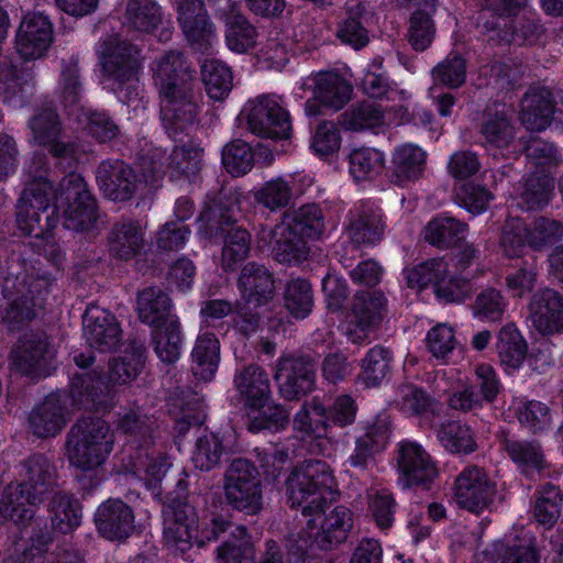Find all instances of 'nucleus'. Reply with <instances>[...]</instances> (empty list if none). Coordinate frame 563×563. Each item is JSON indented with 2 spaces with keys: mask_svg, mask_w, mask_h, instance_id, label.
Listing matches in <instances>:
<instances>
[{
  "mask_svg": "<svg viewBox=\"0 0 563 563\" xmlns=\"http://www.w3.org/2000/svg\"><path fill=\"white\" fill-rule=\"evenodd\" d=\"M349 161L350 173L356 180L368 179L377 175L384 166L383 153L369 147L353 150L350 153Z\"/></svg>",
  "mask_w": 563,
  "mask_h": 563,
  "instance_id": "obj_62",
  "label": "nucleus"
},
{
  "mask_svg": "<svg viewBox=\"0 0 563 563\" xmlns=\"http://www.w3.org/2000/svg\"><path fill=\"white\" fill-rule=\"evenodd\" d=\"M98 52L103 58V71L108 80L119 87L137 80L142 65L141 51L137 46L111 36L100 43Z\"/></svg>",
  "mask_w": 563,
  "mask_h": 563,
  "instance_id": "obj_14",
  "label": "nucleus"
},
{
  "mask_svg": "<svg viewBox=\"0 0 563 563\" xmlns=\"http://www.w3.org/2000/svg\"><path fill=\"white\" fill-rule=\"evenodd\" d=\"M437 438L442 446L455 454H470L477 449L473 431L460 421L441 423L437 429Z\"/></svg>",
  "mask_w": 563,
  "mask_h": 563,
  "instance_id": "obj_48",
  "label": "nucleus"
},
{
  "mask_svg": "<svg viewBox=\"0 0 563 563\" xmlns=\"http://www.w3.org/2000/svg\"><path fill=\"white\" fill-rule=\"evenodd\" d=\"M96 180L103 196L114 202L131 200L141 186L134 169L120 159L102 161L97 167Z\"/></svg>",
  "mask_w": 563,
  "mask_h": 563,
  "instance_id": "obj_16",
  "label": "nucleus"
},
{
  "mask_svg": "<svg viewBox=\"0 0 563 563\" xmlns=\"http://www.w3.org/2000/svg\"><path fill=\"white\" fill-rule=\"evenodd\" d=\"M222 164L234 177L247 174L254 164L252 147L241 140L227 144L222 151Z\"/></svg>",
  "mask_w": 563,
  "mask_h": 563,
  "instance_id": "obj_63",
  "label": "nucleus"
},
{
  "mask_svg": "<svg viewBox=\"0 0 563 563\" xmlns=\"http://www.w3.org/2000/svg\"><path fill=\"white\" fill-rule=\"evenodd\" d=\"M178 24L196 49L206 52L216 37L214 24L211 22L202 0H174Z\"/></svg>",
  "mask_w": 563,
  "mask_h": 563,
  "instance_id": "obj_18",
  "label": "nucleus"
},
{
  "mask_svg": "<svg viewBox=\"0 0 563 563\" xmlns=\"http://www.w3.org/2000/svg\"><path fill=\"white\" fill-rule=\"evenodd\" d=\"M113 448V432L100 418H84L70 428L66 451L69 463L80 470H93L104 463Z\"/></svg>",
  "mask_w": 563,
  "mask_h": 563,
  "instance_id": "obj_8",
  "label": "nucleus"
},
{
  "mask_svg": "<svg viewBox=\"0 0 563 563\" xmlns=\"http://www.w3.org/2000/svg\"><path fill=\"white\" fill-rule=\"evenodd\" d=\"M313 84V97L323 106L340 110L351 99L352 86L336 73H319L314 76Z\"/></svg>",
  "mask_w": 563,
  "mask_h": 563,
  "instance_id": "obj_35",
  "label": "nucleus"
},
{
  "mask_svg": "<svg viewBox=\"0 0 563 563\" xmlns=\"http://www.w3.org/2000/svg\"><path fill=\"white\" fill-rule=\"evenodd\" d=\"M501 449L523 472L541 471L547 467L542 448L536 441L505 437L501 440Z\"/></svg>",
  "mask_w": 563,
  "mask_h": 563,
  "instance_id": "obj_46",
  "label": "nucleus"
},
{
  "mask_svg": "<svg viewBox=\"0 0 563 563\" xmlns=\"http://www.w3.org/2000/svg\"><path fill=\"white\" fill-rule=\"evenodd\" d=\"M152 342L157 357L167 364L175 363L181 354L183 334L180 323L176 319L165 321L163 325L154 327Z\"/></svg>",
  "mask_w": 563,
  "mask_h": 563,
  "instance_id": "obj_42",
  "label": "nucleus"
},
{
  "mask_svg": "<svg viewBox=\"0 0 563 563\" xmlns=\"http://www.w3.org/2000/svg\"><path fill=\"white\" fill-rule=\"evenodd\" d=\"M225 23V40L231 51L244 53L255 45L257 32L245 16L232 12L227 16Z\"/></svg>",
  "mask_w": 563,
  "mask_h": 563,
  "instance_id": "obj_55",
  "label": "nucleus"
},
{
  "mask_svg": "<svg viewBox=\"0 0 563 563\" xmlns=\"http://www.w3.org/2000/svg\"><path fill=\"white\" fill-rule=\"evenodd\" d=\"M239 119L245 121L247 129L261 137L288 139L291 134L290 115L275 96H260L250 100Z\"/></svg>",
  "mask_w": 563,
  "mask_h": 563,
  "instance_id": "obj_12",
  "label": "nucleus"
},
{
  "mask_svg": "<svg viewBox=\"0 0 563 563\" xmlns=\"http://www.w3.org/2000/svg\"><path fill=\"white\" fill-rule=\"evenodd\" d=\"M155 419L143 412L141 407L133 406L119 413L117 431L129 437L131 443L146 446L152 443Z\"/></svg>",
  "mask_w": 563,
  "mask_h": 563,
  "instance_id": "obj_38",
  "label": "nucleus"
},
{
  "mask_svg": "<svg viewBox=\"0 0 563 563\" xmlns=\"http://www.w3.org/2000/svg\"><path fill=\"white\" fill-rule=\"evenodd\" d=\"M54 41V29L43 13L27 14L20 23L15 35L16 53L24 59L43 57Z\"/></svg>",
  "mask_w": 563,
  "mask_h": 563,
  "instance_id": "obj_20",
  "label": "nucleus"
},
{
  "mask_svg": "<svg viewBox=\"0 0 563 563\" xmlns=\"http://www.w3.org/2000/svg\"><path fill=\"white\" fill-rule=\"evenodd\" d=\"M329 428L328 408L317 398L305 402L295 415L294 429L301 434L302 439L325 438Z\"/></svg>",
  "mask_w": 563,
  "mask_h": 563,
  "instance_id": "obj_37",
  "label": "nucleus"
},
{
  "mask_svg": "<svg viewBox=\"0 0 563 563\" xmlns=\"http://www.w3.org/2000/svg\"><path fill=\"white\" fill-rule=\"evenodd\" d=\"M393 163L398 181L417 179L426 165V153L417 145L405 144L396 148Z\"/></svg>",
  "mask_w": 563,
  "mask_h": 563,
  "instance_id": "obj_52",
  "label": "nucleus"
},
{
  "mask_svg": "<svg viewBox=\"0 0 563 563\" xmlns=\"http://www.w3.org/2000/svg\"><path fill=\"white\" fill-rule=\"evenodd\" d=\"M533 325L543 334L558 332L563 327V302L560 295L544 288L532 296L529 305Z\"/></svg>",
  "mask_w": 563,
  "mask_h": 563,
  "instance_id": "obj_29",
  "label": "nucleus"
},
{
  "mask_svg": "<svg viewBox=\"0 0 563 563\" xmlns=\"http://www.w3.org/2000/svg\"><path fill=\"white\" fill-rule=\"evenodd\" d=\"M95 522L99 533L109 540L126 539L135 529L132 508L118 498H109L97 508Z\"/></svg>",
  "mask_w": 563,
  "mask_h": 563,
  "instance_id": "obj_25",
  "label": "nucleus"
},
{
  "mask_svg": "<svg viewBox=\"0 0 563 563\" xmlns=\"http://www.w3.org/2000/svg\"><path fill=\"white\" fill-rule=\"evenodd\" d=\"M60 198V185L54 189L51 180H30L18 201L16 222L20 230L27 235L40 236L45 230L49 229L51 205L53 200Z\"/></svg>",
  "mask_w": 563,
  "mask_h": 563,
  "instance_id": "obj_11",
  "label": "nucleus"
},
{
  "mask_svg": "<svg viewBox=\"0 0 563 563\" xmlns=\"http://www.w3.org/2000/svg\"><path fill=\"white\" fill-rule=\"evenodd\" d=\"M386 224L383 214L372 208L355 210L347 227L350 240L356 245H375L383 240Z\"/></svg>",
  "mask_w": 563,
  "mask_h": 563,
  "instance_id": "obj_34",
  "label": "nucleus"
},
{
  "mask_svg": "<svg viewBox=\"0 0 563 563\" xmlns=\"http://www.w3.org/2000/svg\"><path fill=\"white\" fill-rule=\"evenodd\" d=\"M172 308L169 296L159 287L151 286L139 291L136 311L142 322L158 327L167 320Z\"/></svg>",
  "mask_w": 563,
  "mask_h": 563,
  "instance_id": "obj_36",
  "label": "nucleus"
},
{
  "mask_svg": "<svg viewBox=\"0 0 563 563\" xmlns=\"http://www.w3.org/2000/svg\"><path fill=\"white\" fill-rule=\"evenodd\" d=\"M563 494L561 489L551 484L542 487L533 506V518L545 527H553L562 512Z\"/></svg>",
  "mask_w": 563,
  "mask_h": 563,
  "instance_id": "obj_53",
  "label": "nucleus"
},
{
  "mask_svg": "<svg viewBox=\"0 0 563 563\" xmlns=\"http://www.w3.org/2000/svg\"><path fill=\"white\" fill-rule=\"evenodd\" d=\"M145 346L131 341L122 355L109 365V382L96 371L74 376L70 383L71 406L87 410L107 409L113 406V386L125 385L136 378L145 361Z\"/></svg>",
  "mask_w": 563,
  "mask_h": 563,
  "instance_id": "obj_2",
  "label": "nucleus"
},
{
  "mask_svg": "<svg viewBox=\"0 0 563 563\" xmlns=\"http://www.w3.org/2000/svg\"><path fill=\"white\" fill-rule=\"evenodd\" d=\"M543 33L542 25L532 18L523 16L519 21L511 22L507 27H500L495 32L488 33V41H495L504 44L533 45Z\"/></svg>",
  "mask_w": 563,
  "mask_h": 563,
  "instance_id": "obj_44",
  "label": "nucleus"
},
{
  "mask_svg": "<svg viewBox=\"0 0 563 563\" xmlns=\"http://www.w3.org/2000/svg\"><path fill=\"white\" fill-rule=\"evenodd\" d=\"M467 225L453 217H437L424 229V239L430 244L448 249L462 241Z\"/></svg>",
  "mask_w": 563,
  "mask_h": 563,
  "instance_id": "obj_45",
  "label": "nucleus"
},
{
  "mask_svg": "<svg viewBox=\"0 0 563 563\" xmlns=\"http://www.w3.org/2000/svg\"><path fill=\"white\" fill-rule=\"evenodd\" d=\"M529 228L519 218H509L501 227L499 246L508 258L520 257L528 246Z\"/></svg>",
  "mask_w": 563,
  "mask_h": 563,
  "instance_id": "obj_56",
  "label": "nucleus"
},
{
  "mask_svg": "<svg viewBox=\"0 0 563 563\" xmlns=\"http://www.w3.org/2000/svg\"><path fill=\"white\" fill-rule=\"evenodd\" d=\"M67 398L70 394L54 393L35 406L29 415V426L37 438L56 437L66 427L68 421Z\"/></svg>",
  "mask_w": 563,
  "mask_h": 563,
  "instance_id": "obj_22",
  "label": "nucleus"
},
{
  "mask_svg": "<svg viewBox=\"0 0 563 563\" xmlns=\"http://www.w3.org/2000/svg\"><path fill=\"white\" fill-rule=\"evenodd\" d=\"M84 335L89 346L107 352L117 347L122 330L112 313L91 305L84 314Z\"/></svg>",
  "mask_w": 563,
  "mask_h": 563,
  "instance_id": "obj_24",
  "label": "nucleus"
},
{
  "mask_svg": "<svg viewBox=\"0 0 563 563\" xmlns=\"http://www.w3.org/2000/svg\"><path fill=\"white\" fill-rule=\"evenodd\" d=\"M49 287V279L25 262L11 260L8 276L0 285V294L7 300L0 314L9 331H20L43 314Z\"/></svg>",
  "mask_w": 563,
  "mask_h": 563,
  "instance_id": "obj_3",
  "label": "nucleus"
},
{
  "mask_svg": "<svg viewBox=\"0 0 563 563\" xmlns=\"http://www.w3.org/2000/svg\"><path fill=\"white\" fill-rule=\"evenodd\" d=\"M234 386L251 408L264 407L271 398L268 374L257 364L238 369L234 375Z\"/></svg>",
  "mask_w": 563,
  "mask_h": 563,
  "instance_id": "obj_31",
  "label": "nucleus"
},
{
  "mask_svg": "<svg viewBox=\"0 0 563 563\" xmlns=\"http://www.w3.org/2000/svg\"><path fill=\"white\" fill-rule=\"evenodd\" d=\"M306 528L288 538L289 550L296 555L313 554L316 550H329L343 542L352 529V512L344 506H338L328 515L324 507L313 512Z\"/></svg>",
  "mask_w": 563,
  "mask_h": 563,
  "instance_id": "obj_7",
  "label": "nucleus"
},
{
  "mask_svg": "<svg viewBox=\"0 0 563 563\" xmlns=\"http://www.w3.org/2000/svg\"><path fill=\"white\" fill-rule=\"evenodd\" d=\"M390 420L385 415L377 416L365 427L363 434L355 438L354 449L347 462L361 471L368 470L375 455L385 450L390 438Z\"/></svg>",
  "mask_w": 563,
  "mask_h": 563,
  "instance_id": "obj_21",
  "label": "nucleus"
},
{
  "mask_svg": "<svg viewBox=\"0 0 563 563\" xmlns=\"http://www.w3.org/2000/svg\"><path fill=\"white\" fill-rule=\"evenodd\" d=\"M254 198L258 205L271 211H276L289 205L292 198V187L287 179L277 177L264 183L255 191Z\"/></svg>",
  "mask_w": 563,
  "mask_h": 563,
  "instance_id": "obj_61",
  "label": "nucleus"
},
{
  "mask_svg": "<svg viewBox=\"0 0 563 563\" xmlns=\"http://www.w3.org/2000/svg\"><path fill=\"white\" fill-rule=\"evenodd\" d=\"M192 373L202 380H211L220 362V342L210 332L200 334L192 350Z\"/></svg>",
  "mask_w": 563,
  "mask_h": 563,
  "instance_id": "obj_39",
  "label": "nucleus"
},
{
  "mask_svg": "<svg viewBox=\"0 0 563 563\" xmlns=\"http://www.w3.org/2000/svg\"><path fill=\"white\" fill-rule=\"evenodd\" d=\"M223 492L229 506L246 515L263 509V484L256 466L247 459H233L223 475Z\"/></svg>",
  "mask_w": 563,
  "mask_h": 563,
  "instance_id": "obj_9",
  "label": "nucleus"
},
{
  "mask_svg": "<svg viewBox=\"0 0 563 563\" xmlns=\"http://www.w3.org/2000/svg\"><path fill=\"white\" fill-rule=\"evenodd\" d=\"M553 180L547 175H533L527 178L518 202L526 210L542 209L551 199Z\"/></svg>",
  "mask_w": 563,
  "mask_h": 563,
  "instance_id": "obj_58",
  "label": "nucleus"
},
{
  "mask_svg": "<svg viewBox=\"0 0 563 563\" xmlns=\"http://www.w3.org/2000/svg\"><path fill=\"white\" fill-rule=\"evenodd\" d=\"M268 239L275 258L279 263H298L307 257L305 236L286 222L277 224L269 232L263 231L262 240Z\"/></svg>",
  "mask_w": 563,
  "mask_h": 563,
  "instance_id": "obj_30",
  "label": "nucleus"
},
{
  "mask_svg": "<svg viewBox=\"0 0 563 563\" xmlns=\"http://www.w3.org/2000/svg\"><path fill=\"white\" fill-rule=\"evenodd\" d=\"M285 307L297 319L306 318L313 307L311 285L301 278L288 282L285 295Z\"/></svg>",
  "mask_w": 563,
  "mask_h": 563,
  "instance_id": "obj_60",
  "label": "nucleus"
},
{
  "mask_svg": "<svg viewBox=\"0 0 563 563\" xmlns=\"http://www.w3.org/2000/svg\"><path fill=\"white\" fill-rule=\"evenodd\" d=\"M57 347L45 331H32L21 335L13 345L11 367L21 375L43 378L55 368Z\"/></svg>",
  "mask_w": 563,
  "mask_h": 563,
  "instance_id": "obj_10",
  "label": "nucleus"
},
{
  "mask_svg": "<svg viewBox=\"0 0 563 563\" xmlns=\"http://www.w3.org/2000/svg\"><path fill=\"white\" fill-rule=\"evenodd\" d=\"M397 463L408 485L428 484L438 475L435 463L430 454L413 441L399 443Z\"/></svg>",
  "mask_w": 563,
  "mask_h": 563,
  "instance_id": "obj_26",
  "label": "nucleus"
},
{
  "mask_svg": "<svg viewBox=\"0 0 563 563\" xmlns=\"http://www.w3.org/2000/svg\"><path fill=\"white\" fill-rule=\"evenodd\" d=\"M151 73L165 129L173 135L187 131L198 114L196 77L190 62L180 51H166L153 60Z\"/></svg>",
  "mask_w": 563,
  "mask_h": 563,
  "instance_id": "obj_1",
  "label": "nucleus"
},
{
  "mask_svg": "<svg viewBox=\"0 0 563 563\" xmlns=\"http://www.w3.org/2000/svg\"><path fill=\"white\" fill-rule=\"evenodd\" d=\"M287 217L286 223L306 238L318 239L325 230L323 212L316 203L303 205Z\"/></svg>",
  "mask_w": 563,
  "mask_h": 563,
  "instance_id": "obj_54",
  "label": "nucleus"
},
{
  "mask_svg": "<svg viewBox=\"0 0 563 563\" xmlns=\"http://www.w3.org/2000/svg\"><path fill=\"white\" fill-rule=\"evenodd\" d=\"M60 198L67 201L64 227L74 231L92 229L98 219L97 201L81 175L70 173L60 180Z\"/></svg>",
  "mask_w": 563,
  "mask_h": 563,
  "instance_id": "obj_13",
  "label": "nucleus"
},
{
  "mask_svg": "<svg viewBox=\"0 0 563 563\" xmlns=\"http://www.w3.org/2000/svg\"><path fill=\"white\" fill-rule=\"evenodd\" d=\"M496 484L490 481L483 468L465 467L456 477L454 497L464 509L479 514L494 500Z\"/></svg>",
  "mask_w": 563,
  "mask_h": 563,
  "instance_id": "obj_17",
  "label": "nucleus"
},
{
  "mask_svg": "<svg viewBox=\"0 0 563 563\" xmlns=\"http://www.w3.org/2000/svg\"><path fill=\"white\" fill-rule=\"evenodd\" d=\"M334 486L332 471L324 461H305L286 481L288 504L291 508H300L303 516H311L335 498Z\"/></svg>",
  "mask_w": 563,
  "mask_h": 563,
  "instance_id": "obj_5",
  "label": "nucleus"
},
{
  "mask_svg": "<svg viewBox=\"0 0 563 563\" xmlns=\"http://www.w3.org/2000/svg\"><path fill=\"white\" fill-rule=\"evenodd\" d=\"M145 242V229L139 221L132 219L115 222L108 234L109 252L123 261L141 254Z\"/></svg>",
  "mask_w": 563,
  "mask_h": 563,
  "instance_id": "obj_27",
  "label": "nucleus"
},
{
  "mask_svg": "<svg viewBox=\"0 0 563 563\" xmlns=\"http://www.w3.org/2000/svg\"><path fill=\"white\" fill-rule=\"evenodd\" d=\"M239 301L260 308L267 305L275 295V280L266 266L256 262L245 264L238 277Z\"/></svg>",
  "mask_w": 563,
  "mask_h": 563,
  "instance_id": "obj_23",
  "label": "nucleus"
},
{
  "mask_svg": "<svg viewBox=\"0 0 563 563\" xmlns=\"http://www.w3.org/2000/svg\"><path fill=\"white\" fill-rule=\"evenodd\" d=\"M78 111V122L84 124L88 133L98 142L106 143L118 136L119 126L108 113L84 107Z\"/></svg>",
  "mask_w": 563,
  "mask_h": 563,
  "instance_id": "obj_59",
  "label": "nucleus"
},
{
  "mask_svg": "<svg viewBox=\"0 0 563 563\" xmlns=\"http://www.w3.org/2000/svg\"><path fill=\"white\" fill-rule=\"evenodd\" d=\"M552 93L544 87L530 88L521 100L520 120L531 131L544 130L552 120Z\"/></svg>",
  "mask_w": 563,
  "mask_h": 563,
  "instance_id": "obj_32",
  "label": "nucleus"
},
{
  "mask_svg": "<svg viewBox=\"0 0 563 563\" xmlns=\"http://www.w3.org/2000/svg\"><path fill=\"white\" fill-rule=\"evenodd\" d=\"M58 100L69 111L76 113L84 95V85L79 68V56L71 54L60 59L58 76Z\"/></svg>",
  "mask_w": 563,
  "mask_h": 563,
  "instance_id": "obj_33",
  "label": "nucleus"
},
{
  "mask_svg": "<svg viewBox=\"0 0 563 563\" xmlns=\"http://www.w3.org/2000/svg\"><path fill=\"white\" fill-rule=\"evenodd\" d=\"M201 78L208 96L218 101L228 97L233 86L230 68L218 59H206L202 63Z\"/></svg>",
  "mask_w": 563,
  "mask_h": 563,
  "instance_id": "obj_51",
  "label": "nucleus"
},
{
  "mask_svg": "<svg viewBox=\"0 0 563 563\" xmlns=\"http://www.w3.org/2000/svg\"><path fill=\"white\" fill-rule=\"evenodd\" d=\"M391 352L380 345L372 347L362 360L360 379L371 388L379 386L390 373Z\"/></svg>",
  "mask_w": 563,
  "mask_h": 563,
  "instance_id": "obj_49",
  "label": "nucleus"
},
{
  "mask_svg": "<svg viewBox=\"0 0 563 563\" xmlns=\"http://www.w3.org/2000/svg\"><path fill=\"white\" fill-rule=\"evenodd\" d=\"M21 482L8 485L0 499V517L25 527L38 505L56 485L54 464L43 454H34L20 464Z\"/></svg>",
  "mask_w": 563,
  "mask_h": 563,
  "instance_id": "obj_4",
  "label": "nucleus"
},
{
  "mask_svg": "<svg viewBox=\"0 0 563 563\" xmlns=\"http://www.w3.org/2000/svg\"><path fill=\"white\" fill-rule=\"evenodd\" d=\"M341 118L345 129L358 131L380 125L384 121V112L376 102L366 101L352 106Z\"/></svg>",
  "mask_w": 563,
  "mask_h": 563,
  "instance_id": "obj_57",
  "label": "nucleus"
},
{
  "mask_svg": "<svg viewBox=\"0 0 563 563\" xmlns=\"http://www.w3.org/2000/svg\"><path fill=\"white\" fill-rule=\"evenodd\" d=\"M125 24L139 32L150 33L162 22V8L154 0H128Z\"/></svg>",
  "mask_w": 563,
  "mask_h": 563,
  "instance_id": "obj_47",
  "label": "nucleus"
},
{
  "mask_svg": "<svg viewBox=\"0 0 563 563\" xmlns=\"http://www.w3.org/2000/svg\"><path fill=\"white\" fill-rule=\"evenodd\" d=\"M528 228L530 238L528 246L534 251H542L563 240V224L558 220L540 217Z\"/></svg>",
  "mask_w": 563,
  "mask_h": 563,
  "instance_id": "obj_64",
  "label": "nucleus"
},
{
  "mask_svg": "<svg viewBox=\"0 0 563 563\" xmlns=\"http://www.w3.org/2000/svg\"><path fill=\"white\" fill-rule=\"evenodd\" d=\"M385 302V296L379 291H360L355 295L350 320V325L355 327V335L353 336L352 330H349L353 342L362 340L368 329L380 322Z\"/></svg>",
  "mask_w": 563,
  "mask_h": 563,
  "instance_id": "obj_28",
  "label": "nucleus"
},
{
  "mask_svg": "<svg viewBox=\"0 0 563 563\" xmlns=\"http://www.w3.org/2000/svg\"><path fill=\"white\" fill-rule=\"evenodd\" d=\"M479 134L486 148H506L516 137V128L505 112H489L481 125Z\"/></svg>",
  "mask_w": 563,
  "mask_h": 563,
  "instance_id": "obj_43",
  "label": "nucleus"
},
{
  "mask_svg": "<svg viewBox=\"0 0 563 563\" xmlns=\"http://www.w3.org/2000/svg\"><path fill=\"white\" fill-rule=\"evenodd\" d=\"M223 197L230 201L225 210L221 203L213 202L200 213L199 220L205 223L206 232L210 238L223 236L221 267L225 272H230L249 256L251 234L246 229L233 223V211L234 207L239 205V194L230 190Z\"/></svg>",
  "mask_w": 563,
  "mask_h": 563,
  "instance_id": "obj_6",
  "label": "nucleus"
},
{
  "mask_svg": "<svg viewBox=\"0 0 563 563\" xmlns=\"http://www.w3.org/2000/svg\"><path fill=\"white\" fill-rule=\"evenodd\" d=\"M496 350L505 367L518 369L527 356L528 345L517 327L507 323L498 332Z\"/></svg>",
  "mask_w": 563,
  "mask_h": 563,
  "instance_id": "obj_41",
  "label": "nucleus"
},
{
  "mask_svg": "<svg viewBox=\"0 0 563 563\" xmlns=\"http://www.w3.org/2000/svg\"><path fill=\"white\" fill-rule=\"evenodd\" d=\"M274 378L285 399H299L314 389V365L307 357L283 356L276 362Z\"/></svg>",
  "mask_w": 563,
  "mask_h": 563,
  "instance_id": "obj_19",
  "label": "nucleus"
},
{
  "mask_svg": "<svg viewBox=\"0 0 563 563\" xmlns=\"http://www.w3.org/2000/svg\"><path fill=\"white\" fill-rule=\"evenodd\" d=\"M255 551L244 526L235 527L230 539L218 548V563H253Z\"/></svg>",
  "mask_w": 563,
  "mask_h": 563,
  "instance_id": "obj_50",
  "label": "nucleus"
},
{
  "mask_svg": "<svg viewBox=\"0 0 563 563\" xmlns=\"http://www.w3.org/2000/svg\"><path fill=\"white\" fill-rule=\"evenodd\" d=\"M47 510L55 530L67 533L80 525L81 507L73 495L56 492L48 501Z\"/></svg>",
  "mask_w": 563,
  "mask_h": 563,
  "instance_id": "obj_40",
  "label": "nucleus"
},
{
  "mask_svg": "<svg viewBox=\"0 0 563 563\" xmlns=\"http://www.w3.org/2000/svg\"><path fill=\"white\" fill-rule=\"evenodd\" d=\"M196 509L181 501H174L164 510V543L174 553L187 552L196 541Z\"/></svg>",
  "mask_w": 563,
  "mask_h": 563,
  "instance_id": "obj_15",
  "label": "nucleus"
}]
</instances>
